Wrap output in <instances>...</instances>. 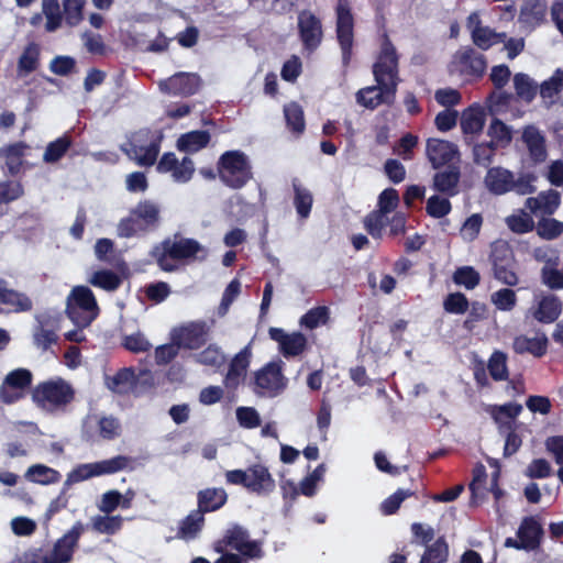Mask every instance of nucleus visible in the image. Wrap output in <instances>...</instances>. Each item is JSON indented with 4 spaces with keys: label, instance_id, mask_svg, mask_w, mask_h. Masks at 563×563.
<instances>
[{
    "label": "nucleus",
    "instance_id": "f257e3e1",
    "mask_svg": "<svg viewBox=\"0 0 563 563\" xmlns=\"http://www.w3.org/2000/svg\"><path fill=\"white\" fill-rule=\"evenodd\" d=\"M399 54L389 35H382V43L372 65V73L376 85L361 88L355 97L356 102L375 110L382 104L393 106L396 100L398 86L401 82L399 70Z\"/></svg>",
    "mask_w": 563,
    "mask_h": 563
},
{
    "label": "nucleus",
    "instance_id": "f03ea898",
    "mask_svg": "<svg viewBox=\"0 0 563 563\" xmlns=\"http://www.w3.org/2000/svg\"><path fill=\"white\" fill-rule=\"evenodd\" d=\"M201 251L202 246L197 240L176 233L155 245L151 254L162 271L170 273L177 271L181 263L196 258Z\"/></svg>",
    "mask_w": 563,
    "mask_h": 563
},
{
    "label": "nucleus",
    "instance_id": "7ed1b4c3",
    "mask_svg": "<svg viewBox=\"0 0 563 563\" xmlns=\"http://www.w3.org/2000/svg\"><path fill=\"white\" fill-rule=\"evenodd\" d=\"M161 206L151 199L140 200L118 223L121 238L143 236L156 231L162 221Z\"/></svg>",
    "mask_w": 563,
    "mask_h": 563
},
{
    "label": "nucleus",
    "instance_id": "20e7f679",
    "mask_svg": "<svg viewBox=\"0 0 563 563\" xmlns=\"http://www.w3.org/2000/svg\"><path fill=\"white\" fill-rule=\"evenodd\" d=\"M31 398L34 405L45 411H65L74 402L76 390L63 377L56 376L40 382L32 388Z\"/></svg>",
    "mask_w": 563,
    "mask_h": 563
},
{
    "label": "nucleus",
    "instance_id": "39448f33",
    "mask_svg": "<svg viewBox=\"0 0 563 563\" xmlns=\"http://www.w3.org/2000/svg\"><path fill=\"white\" fill-rule=\"evenodd\" d=\"M225 479L227 483L241 485L258 496H267L276 488L275 479L263 464H253L246 470L227 471Z\"/></svg>",
    "mask_w": 563,
    "mask_h": 563
},
{
    "label": "nucleus",
    "instance_id": "423d86ee",
    "mask_svg": "<svg viewBox=\"0 0 563 563\" xmlns=\"http://www.w3.org/2000/svg\"><path fill=\"white\" fill-rule=\"evenodd\" d=\"M218 173L221 181L232 188L244 187L253 177L247 156L241 151H228L218 162Z\"/></svg>",
    "mask_w": 563,
    "mask_h": 563
},
{
    "label": "nucleus",
    "instance_id": "0eeeda50",
    "mask_svg": "<svg viewBox=\"0 0 563 563\" xmlns=\"http://www.w3.org/2000/svg\"><path fill=\"white\" fill-rule=\"evenodd\" d=\"M99 308L93 292L87 286H76L67 297L66 314L80 329L89 327L98 317Z\"/></svg>",
    "mask_w": 563,
    "mask_h": 563
},
{
    "label": "nucleus",
    "instance_id": "6e6552de",
    "mask_svg": "<svg viewBox=\"0 0 563 563\" xmlns=\"http://www.w3.org/2000/svg\"><path fill=\"white\" fill-rule=\"evenodd\" d=\"M335 11V36L341 49V62L349 68L353 58L355 19L349 0H338Z\"/></svg>",
    "mask_w": 563,
    "mask_h": 563
},
{
    "label": "nucleus",
    "instance_id": "1a4fd4ad",
    "mask_svg": "<svg viewBox=\"0 0 563 563\" xmlns=\"http://www.w3.org/2000/svg\"><path fill=\"white\" fill-rule=\"evenodd\" d=\"M159 147V139L154 140L150 129H140L121 146V150L137 165L152 166L157 159Z\"/></svg>",
    "mask_w": 563,
    "mask_h": 563
},
{
    "label": "nucleus",
    "instance_id": "9d476101",
    "mask_svg": "<svg viewBox=\"0 0 563 563\" xmlns=\"http://www.w3.org/2000/svg\"><path fill=\"white\" fill-rule=\"evenodd\" d=\"M489 261L495 279L508 287L518 285L515 253L506 241H496L492 244Z\"/></svg>",
    "mask_w": 563,
    "mask_h": 563
},
{
    "label": "nucleus",
    "instance_id": "9b49d317",
    "mask_svg": "<svg viewBox=\"0 0 563 563\" xmlns=\"http://www.w3.org/2000/svg\"><path fill=\"white\" fill-rule=\"evenodd\" d=\"M516 536V539L507 538L505 540L506 548L523 550L527 552L539 550L544 538V529L540 518L538 516L523 517Z\"/></svg>",
    "mask_w": 563,
    "mask_h": 563
},
{
    "label": "nucleus",
    "instance_id": "f8f14e48",
    "mask_svg": "<svg viewBox=\"0 0 563 563\" xmlns=\"http://www.w3.org/2000/svg\"><path fill=\"white\" fill-rule=\"evenodd\" d=\"M487 68V59L484 54L478 53L472 46L459 49L452 58L451 71L468 79H481Z\"/></svg>",
    "mask_w": 563,
    "mask_h": 563
},
{
    "label": "nucleus",
    "instance_id": "ddd939ff",
    "mask_svg": "<svg viewBox=\"0 0 563 563\" xmlns=\"http://www.w3.org/2000/svg\"><path fill=\"white\" fill-rule=\"evenodd\" d=\"M87 527L81 521H76L66 533L57 539L49 554L33 563H69Z\"/></svg>",
    "mask_w": 563,
    "mask_h": 563
},
{
    "label": "nucleus",
    "instance_id": "4468645a",
    "mask_svg": "<svg viewBox=\"0 0 563 563\" xmlns=\"http://www.w3.org/2000/svg\"><path fill=\"white\" fill-rule=\"evenodd\" d=\"M209 332L210 327L205 320L190 321L174 328L170 332V340L180 349L198 350L207 343Z\"/></svg>",
    "mask_w": 563,
    "mask_h": 563
},
{
    "label": "nucleus",
    "instance_id": "2eb2a0df",
    "mask_svg": "<svg viewBox=\"0 0 563 563\" xmlns=\"http://www.w3.org/2000/svg\"><path fill=\"white\" fill-rule=\"evenodd\" d=\"M297 29L302 47L306 51L312 53L321 45L323 40L322 21L313 12L309 10L300 11L297 18Z\"/></svg>",
    "mask_w": 563,
    "mask_h": 563
},
{
    "label": "nucleus",
    "instance_id": "dca6fc26",
    "mask_svg": "<svg viewBox=\"0 0 563 563\" xmlns=\"http://www.w3.org/2000/svg\"><path fill=\"white\" fill-rule=\"evenodd\" d=\"M33 375L27 368H16L7 374L0 385V399L7 405L18 402L24 397L25 389L32 385Z\"/></svg>",
    "mask_w": 563,
    "mask_h": 563
},
{
    "label": "nucleus",
    "instance_id": "f3484780",
    "mask_svg": "<svg viewBox=\"0 0 563 563\" xmlns=\"http://www.w3.org/2000/svg\"><path fill=\"white\" fill-rule=\"evenodd\" d=\"M268 334L278 343L280 354L287 360L300 356L308 350V339L300 331L286 333L282 328H269Z\"/></svg>",
    "mask_w": 563,
    "mask_h": 563
},
{
    "label": "nucleus",
    "instance_id": "a211bd4d",
    "mask_svg": "<svg viewBox=\"0 0 563 563\" xmlns=\"http://www.w3.org/2000/svg\"><path fill=\"white\" fill-rule=\"evenodd\" d=\"M521 141L532 166L541 165L548 159L547 137L539 128L533 124L525 125L521 132Z\"/></svg>",
    "mask_w": 563,
    "mask_h": 563
},
{
    "label": "nucleus",
    "instance_id": "6ab92c4d",
    "mask_svg": "<svg viewBox=\"0 0 563 563\" xmlns=\"http://www.w3.org/2000/svg\"><path fill=\"white\" fill-rule=\"evenodd\" d=\"M252 352L250 345L244 346L233 356L223 378V386L230 391H235L244 382L251 363Z\"/></svg>",
    "mask_w": 563,
    "mask_h": 563
},
{
    "label": "nucleus",
    "instance_id": "aec40b11",
    "mask_svg": "<svg viewBox=\"0 0 563 563\" xmlns=\"http://www.w3.org/2000/svg\"><path fill=\"white\" fill-rule=\"evenodd\" d=\"M426 152L435 169L450 164L460 156L459 148L454 143L434 137L427 141Z\"/></svg>",
    "mask_w": 563,
    "mask_h": 563
},
{
    "label": "nucleus",
    "instance_id": "412c9836",
    "mask_svg": "<svg viewBox=\"0 0 563 563\" xmlns=\"http://www.w3.org/2000/svg\"><path fill=\"white\" fill-rule=\"evenodd\" d=\"M256 387L278 393L286 386L282 372V362H269L254 374Z\"/></svg>",
    "mask_w": 563,
    "mask_h": 563
},
{
    "label": "nucleus",
    "instance_id": "4be33fe9",
    "mask_svg": "<svg viewBox=\"0 0 563 563\" xmlns=\"http://www.w3.org/2000/svg\"><path fill=\"white\" fill-rule=\"evenodd\" d=\"M200 76L192 73H176L166 81L167 91L174 96L189 97L198 92Z\"/></svg>",
    "mask_w": 563,
    "mask_h": 563
},
{
    "label": "nucleus",
    "instance_id": "5701e85b",
    "mask_svg": "<svg viewBox=\"0 0 563 563\" xmlns=\"http://www.w3.org/2000/svg\"><path fill=\"white\" fill-rule=\"evenodd\" d=\"M514 173L500 166L489 167L484 184L487 190L496 196H501L511 191Z\"/></svg>",
    "mask_w": 563,
    "mask_h": 563
},
{
    "label": "nucleus",
    "instance_id": "b1692460",
    "mask_svg": "<svg viewBox=\"0 0 563 563\" xmlns=\"http://www.w3.org/2000/svg\"><path fill=\"white\" fill-rule=\"evenodd\" d=\"M561 203V196L554 189L539 192L536 197H529L526 200V208L534 214L552 216Z\"/></svg>",
    "mask_w": 563,
    "mask_h": 563
},
{
    "label": "nucleus",
    "instance_id": "393cba45",
    "mask_svg": "<svg viewBox=\"0 0 563 563\" xmlns=\"http://www.w3.org/2000/svg\"><path fill=\"white\" fill-rule=\"evenodd\" d=\"M461 170L459 166H449L446 169L438 172L433 176V189L448 197H453L459 192V183Z\"/></svg>",
    "mask_w": 563,
    "mask_h": 563
},
{
    "label": "nucleus",
    "instance_id": "a878e982",
    "mask_svg": "<svg viewBox=\"0 0 563 563\" xmlns=\"http://www.w3.org/2000/svg\"><path fill=\"white\" fill-rule=\"evenodd\" d=\"M549 340L544 333L534 338L517 335L512 342V349L517 354H531L534 357H542L547 354Z\"/></svg>",
    "mask_w": 563,
    "mask_h": 563
},
{
    "label": "nucleus",
    "instance_id": "bb28decb",
    "mask_svg": "<svg viewBox=\"0 0 563 563\" xmlns=\"http://www.w3.org/2000/svg\"><path fill=\"white\" fill-rule=\"evenodd\" d=\"M41 65V47L36 42H29L16 63L18 77L24 78L36 71Z\"/></svg>",
    "mask_w": 563,
    "mask_h": 563
},
{
    "label": "nucleus",
    "instance_id": "cd10ccee",
    "mask_svg": "<svg viewBox=\"0 0 563 563\" xmlns=\"http://www.w3.org/2000/svg\"><path fill=\"white\" fill-rule=\"evenodd\" d=\"M0 303L12 307L14 312H25L33 308L32 300L23 292L8 287V282L0 278Z\"/></svg>",
    "mask_w": 563,
    "mask_h": 563
},
{
    "label": "nucleus",
    "instance_id": "c85d7f7f",
    "mask_svg": "<svg viewBox=\"0 0 563 563\" xmlns=\"http://www.w3.org/2000/svg\"><path fill=\"white\" fill-rule=\"evenodd\" d=\"M228 500V494L223 488H206L197 494L198 511L205 516L207 512L217 511L222 508Z\"/></svg>",
    "mask_w": 563,
    "mask_h": 563
},
{
    "label": "nucleus",
    "instance_id": "c756f323",
    "mask_svg": "<svg viewBox=\"0 0 563 563\" xmlns=\"http://www.w3.org/2000/svg\"><path fill=\"white\" fill-rule=\"evenodd\" d=\"M54 323L55 321L49 317L38 318V325L34 330L33 340L34 344L43 351H46L58 341L57 328Z\"/></svg>",
    "mask_w": 563,
    "mask_h": 563
},
{
    "label": "nucleus",
    "instance_id": "7c9ffc66",
    "mask_svg": "<svg viewBox=\"0 0 563 563\" xmlns=\"http://www.w3.org/2000/svg\"><path fill=\"white\" fill-rule=\"evenodd\" d=\"M205 526V516L201 511L192 510L179 521L176 538L185 541L196 539Z\"/></svg>",
    "mask_w": 563,
    "mask_h": 563
},
{
    "label": "nucleus",
    "instance_id": "2f4dec72",
    "mask_svg": "<svg viewBox=\"0 0 563 563\" xmlns=\"http://www.w3.org/2000/svg\"><path fill=\"white\" fill-rule=\"evenodd\" d=\"M250 539L249 531L239 525H233L229 528L223 538L218 540L214 544V550L218 553H223L228 548L235 551H242L243 544Z\"/></svg>",
    "mask_w": 563,
    "mask_h": 563
},
{
    "label": "nucleus",
    "instance_id": "473e14b6",
    "mask_svg": "<svg viewBox=\"0 0 563 563\" xmlns=\"http://www.w3.org/2000/svg\"><path fill=\"white\" fill-rule=\"evenodd\" d=\"M561 314V302L555 296H544L533 310V318L540 323H552Z\"/></svg>",
    "mask_w": 563,
    "mask_h": 563
},
{
    "label": "nucleus",
    "instance_id": "72a5a7b5",
    "mask_svg": "<svg viewBox=\"0 0 563 563\" xmlns=\"http://www.w3.org/2000/svg\"><path fill=\"white\" fill-rule=\"evenodd\" d=\"M210 133L205 130H196L184 133L177 140V148L185 153H196L208 146Z\"/></svg>",
    "mask_w": 563,
    "mask_h": 563
},
{
    "label": "nucleus",
    "instance_id": "f704fd0d",
    "mask_svg": "<svg viewBox=\"0 0 563 563\" xmlns=\"http://www.w3.org/2000/svg\"><path fill=\"white\" fill-rule=\"evenodd\" d=\"M547 13V5L541 0H523L519 13V22L536 26L543 22Z\"/></svg>",
    "mask_w": 563,
    "mask_h": 563
},
{
    "label": "nucleus",
    "instance_id": "c9c22d12",
    "mask_svg": "<svg viewBox=\"0 0 563 563\" xmlns=\"http://www.w3.org/2000/svg\"><path fill=\"white\" fill-rule=\"evenodd\" d=\"M136 384V375L132 367L119 369L113 376L107 377V386L117 394H128Z\"/></svg>",
    "mask_w": 563,
    "mask_h": 563
},
{
    "label": "nucleus",
    "instance_id": "e433bc0d",
    "mask_svg": "<svg viewBox=\"0 0 563 563\" xmlns=\"http://www.w3.org/2000/svg\"><path fill=\"white\" fill-rule=\"evenodd\" d=\"M284 117L287 129L296 136H300L306 130L305 113L302 107L291 101L284 106Z\"/></svg>",
    "mask_w": 563,
    "mask_h": 563
},
{
    "label": "nucleus",
    "instance_id": "4c0bfd02",
    "mask_svg": "<svg viewBox=\"0 0 563 563\" xmlns=\"http://www.w3.org/2000/svg\"><path fill=\"white\" fill-rule=\"evenodd\" d=\"M450 556V547L444 536L438 537L424 551L419 563H446Z\"/></svg>",
    "mask_w": 563,
    "mask_h": 563
},
{
    "label": "nucleus",
    "instance_id": "58836bf2",
    "mask_svg": "<svg viewBox=\"0 0 563 563\" xmlns=\"http://www.w3.org/2000/svg\"><path fill=\"white\" fill-rule=\"evenodd\" d=\"M485 124V113L481 108L470 107L461 117V129L465 135L479 134Z\"/></svg>",
    "mask_w": 563,
    "mask_h": 563
},
{
    "label": "nucleus",
    "instance_id": "ea45409f",
    "mask_svg": "<svg viewBox=\"0 0 563 563\" xmlns=\"http://www.w3.org/2000/svg\"><path fill=\"white\" fill-rule=\"evenodd\" d=\"M132 463V457L117 455L108 460L91 463L96 477L123 471Z\"/></svg>",
    "mask_w": 563,
    "mask_h": 563
},
{
    "label": "nucleus",
    "instance_id": "a19ab883",
    "mask_svg": "<svg viewBox=\"0 0 563 563\" xmlns=\"http://www.w3.org/2000/svg\"><path fill=\"white\" fill-rule=\"evenodd\" d=\"M487 135L496 146L506 148L512 141V130L498 118H494L487 129Z\"/></svg>",
    "mask_w": 563,
    "mask_h": 563
},
{
    "label": "nucleus",
    "instance_id": "79ce46f5",
    "mask_svg": "<svg viewBox=\"0 0 563 563\" xmlns=\"http://www.w3.org/2000/svg\"><path fill=\"white\" fill-rule=\"evenodd\" d=\"M123 526V518L120 515L117 516H104L97 515L90 520L91 529L100 534H115L121 530Z\"/></svg>",
    "mask_w": 563,
    "mask_h": 563
},
{
    "label": "nucleus",
    "instance_id": "37998d69",
    "mask_svg": "<svg viewBox=\"0 0 563 563\" xmlns=\"http://www.w3.org/2000/svg\"><path fill=\"white\" fill-rule=\"evenodd\" d=\"M24 476L29 482L42 485L57 483L60 478L58 471L43 464H34L30 466Z\"/></svg>",
    "mask_w": 563,
    "mask_h": 563
},
{
    "label": "nucleus",
    "instance_id": "c03bdc74",
    "mask_svg": "<svg viewBox=\"0 0 563 563\" xmlns=\"http://www.w3.org/2000/svg\"><path fill=\"white\" fill-rule=\"evenodd\" d=\"M487 371L495 382L508 380L507 354L499 350L494 351L488 358Z\"/></svg>",
    "mask_w": 563,
    "mask_h": 563
},
{
    "label": "nucleus",
    "instance_id": "a18cd8bd",
    "mask_svg": "<svg viewBox=\"0 0 563 563\" xmlns=\"http://www.w3.org/2000/svg\"><path fill=\"white\" fill-rule=\"evenodd\" d=\"M294 206L300 219H307L310 216L313 197L309 189L300 184L294 183Z\"/></svg>",
    "mask_w": 563,
    "mask_h": 563
},
{
    "label": "nucleus",
    "instance_id": "49530a36",
    "mask_svg": "<svg viewBox=\"0 0 563 563\" xmlns=\"http://www.w3.org/2000/svg\"><path fill=\"white\" fill-rule=\"evenodd\" d=\"M71 146V137L64 134L53 142H49L43 155V161L47 164L56 163L64 157Z\"/></svg>",
    "mask_w": 563,
    "mask_h": 563
},
{
    "label": "nucleus",
    "instance_id": "de8ad7c7",
    "mask_svg": "<svg viewBox=\"0 0 563 563\" xmlns=\"http://www.w3.org/2000/svg\"><path fill=\"white\" fill-rule=\"evenodd\" d=\"M26 148L27 145L25 143L16 142L14 144H10L4 150L5 165L10 175L14 176L20 173L23 165L22 157L24 156V151Z\"/></svg>",
    "mask_w": 563,
    "mask_h": 563
},
{
    "label": "nucleus",
    "instance_id": "09e8293b",
    "mask_svg": "<svg viewBox=\"0 0 563 563\" xmlns=\"http://www.w3.org/2000/svg\"><path fill=\"white\" fill-rule=\"evenodd\" d=\"M514 86L518 98L526 102H531L537 96L538 85L527 74H516Z\"/></svg>",
    "mask_w": 563,
    "mask_h": 563
},
{
    "label": "nucleus",
    "instance_id": "8fccbe9b",
    "mask_svg": "<svg viewBox=\"0 0 563 563\" xmlns=\"http://www.w3.org/2000/svg\"><path fill=\"white\" fill-rule=\"evenodd\" d=\"M330 319V310L327 306H318L309 309L301 316L299 323L301 327L313 330L322 324H325Z\"/></svg>",
    "mask_w": 563,
    "mask_h": 563
},
{
    "label": "nucleus",
    "instance_id": "3c124183",
    "mask_svg": "<svg viewBox=\"0 0 563 563\" xmlns=\"http://www.w3.org/2000/svg\"><path fill=\"white\" fill-rule=\"evenodd\" d=\"M89 283L107 291H114L121 285V278L112 271L100 269L92 274Z\"/></svg>",
    "mask_w": 563,
    "mask_h": 563
},
{
    "label": "nucleus",
    "instance_id": "603ef678",
    "mask_svg": "<svg viewBox=\"0 0 563 563\" xmlns=\"http://www.w3.org/2000/svg\"><path fill=\"white\" fill-rule=\"evenodd\" d=\"M386 224L387 214L378 210L371 211L363 220L364 229L375 240H380L383 238V231Z\"/></svg>",
    "mask_w": 563,
    "mask_h": 563
},
{
    "label": "nucleus",
    "instance_id": "864d4df0",
    "mask_svg": "<svg viewBox=\"0 0 563 563\" xmlns=\"http://www.w3.org/2000/svg\"><path fill=\"white\" fill-rule=\"evenodd\" d=\"M196 361L205 366L220 368L225 363V355L218 345L209 344L196 355Z\"/></svg>",
    "mask_w": 563,
    "mask_h": 563
},
{
    "label": "nucleus",
    "instance_id": "5fc2aeb1",
    "mask_svg": "<svg viewBox=\"0 0 563 563\" xmlns=\"http://www.w3.org/2000/svg\"><path fill=\"white\" fill-rule=\"evenodd\" d=\"M453 282L456 285L464 286L466 289H474L479 285L481 275L472 266L457 267L453 273Z\"/></svg>",
    "mask_w": 563,
    "mask_h": 563
},
{
    "label": "nucleus",
    "instance_id": "6e6d98bb",
    "mask_svg": "<svg viewBox=\"0 0 563 563\" xmlns=\"http://www.w3.org/2000/svg\"><path fill=\"white\" fill-rule=\"evenodd\" d=\"M537 233L543 240H554L563 233V222L554 218H542L538 221Z\"/></svg>",
    "mask_w": 563,
    "mask_h": 563
},
{
    "label": "nucleus",
    "instance_id": "4d7b16f0",
    "mask_svg": "<svg viewBox=\"0 0 563 563\" xmlns=\"http://www.w3.org/2000/svg\"><path fill=\"white\" fill-rule=\"evenodd\" d=\"M499 147L496 146L490 141H485L481 143H476L473 146V159L474 163L481 166H489L493 162L494 156L496 155V151Z\"/></svg>",
    "mask_w": 563,
    "mask_h": 563
},
{
    "label": "nucleus",
    "instance_id": "13d9d810",
    "mask_svg": "<svg viewBox=\"0 0 563 563\" xmlns=\"http://www.w3.org/2000/svg\"><path fill=\"white\" fill-rule=\"evenodd\" d=\"M86 0H64V16L69 26H76L84 20Z\"/></svg>",
    "mask_w": 563,
    "mask_h": 563
},
{
    "label": "nucleus",
    "instance_id": "bf43d9fd",
    "mask_svg": "<svg viewBox=\"0 0 563 563\" xmlns=\"http://www.w3.org/2000/svg\"><path fill=\"white\" fill-rule=\"evenodd\" d=\"M490 301L500 311H511L517 305V295L509 287L501 288L492 294Z\"/></svg>",
    "mask_w": 563,
    "mask_h": 563
},
{
    "label": "nucleus",
    "instance_id": "052dcab7",
    "mask_svg": "<svg viewBox=\"0 0 563 563\" xmlns=\"http://www.w3.org/2000/svg\"><path fill=\"white\" fill-rule=\"evenodd\" d=\"M411 530V543L422 545L424 548L429 547L435 539V531L433 527L429 525H424L421 522H413L410 526Z\"/></svg>",
    "mask_w": 563,
    "mask_h": 563
},
{
    "label": "nucleus",
    "instance_id": "680f3d73",
    "mask_svg": "<svg viewBox=\"0 0 563 563\" xmlns=\"http://www.w3.org/2000/svg\"><path fill=\"white\" fill-rule=\"evenodd\" d=\"M452 210L449 197H440L438 195L431 196L426 206L427 213L435 219H441L448 216Z\"/></svg>",
    "mask_w": 563,
    "mask_h": 563
},
{
    "label": "nucleus",
    "instance_id": "e2e57ef3",
    "mask_svg": "<svg viewBox=\"0 0 563 563\" xmlns=\"http://www.w3.org/2000/svg\"><path fill=\"white\" fill-rule=\"evenodd\" d=\"M508 228L518 234L531 232L534 229L532 217L521 210L518 214H511L506 219Z\"/></svg>",
    "mask_w": 563,
    "mask_h": 563
},
{
    "label": "nucleus",
    "instance_id": "0e129e2a",
    "mask_svg": "<svg viewBox=\"0 0 563 563\" xmlns=\"http://www.w3.org/2000/svg\"><path fill=\"white\" fill-rule=\"evenodd\" d=\"M470 308V302L463 292L449 294L443 300V309L448 313L463 314Z\"/></svg>",
    "mask_w": 563,
    "mask_h": 563
},
{
    "label": "nucleus",
    "instance_id": "69168bd1",
    "mask_svg": "<svg viewBox=\"0 0 563 563\" xmlns=\"http://www.w3.org/2000/svg\"><path fill=\"white\" fill-rule=\"evenodd\" d=\"M399 200V194L395 188H386L378 196L376 210L388 214L398 207Z\"/></svg>",
    "mask_w": 563,
    "mask_h": 563
},
{
    "label": "nucleus",
    "instance_id": "338daca9",
    "mask_svg": "<svg viewBox=\"0 0 563 563\" xmlns=\"http://www.w3.org/2000/svg\"><path fill=\"white\" fill-rule=\"evenodd\" d=\"M99 435L103 440H113L121 433V423L115 417H101L98 420Z\"/></svg>",
    "mask_w": 563,
    "mask_h": 563
},
{
    "label": "nucleus",
    "instance_id": "774afa93",
    "mask_svg": "<svg viewBox=\"0 0 563 563\" xmlns=\"http://www.w3.org/2000/svg\"><path fill=\"white\" fill-rule=\"evenodd\" d=\"M122 345L125 350H128L132 353L148 352L152 347V344L148 342V340L145 338V335L141 332L125 335L123 338Z\"/></svg>",
    "mask_w": 563,
    "mask_h": 563
}]
</instances>
